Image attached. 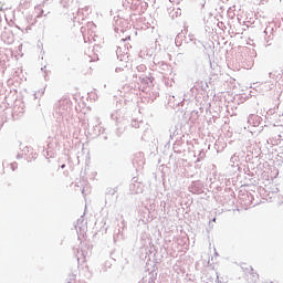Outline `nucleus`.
Listing matches in <instances>:
<instances>
[{"label": "nucleus", "mask_w": 283, "mask_h": 283, "mask_svg": "<svg viewBox=\"0 0 283 283\" xmlns=\"http://www.w3.org/2000/svg\"><path fill=\"white\" fill-rule=\"evenodd\" d=\"M61 168H62V169H65V164H63V165L61 166Z\"/></svg>", "instance_id": "nucleus-3"}, {"label": "nucleus", "mask_w": 283, "mask_h": 283, "mask_svg": "<svg viewBox=\"0 0 283 283\" xmlns=\"http://www.w3.org/2000/svg\"><path fill=\"white\" fill-rule=\"evenodd\" d=\"M11 34L12 33H10V32H4L2 34V39H3L4 43H12V38H10Z\"/></svg>", "instance_id": "nucleus-1"}, {"label": "nucleus", "mask_w": 283, "mask_h": 283, "mask_svg": "<svg viewBox=\"0 0 283 283\" xmlns=\"http://www.w3.org/2000/svg\"><path fill=\"white\" fill-rule=\"evenodd\" d=\"M22 8H27L28 7V1H24L23 3H21Z\"/></svg>", "instance_id": "nucleus-2"}]
</instances>
